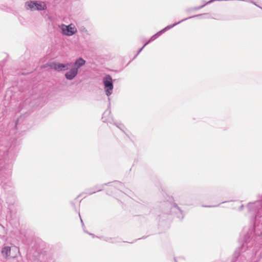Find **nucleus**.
Returning a JSON list of instances; mask_svg holds the SVG:
<instances>
[{
	"label": "nucleus",
	"mask_w": 262,
	"mask_h": 262,
	"mask_svg": "<svg viewBox=\"0 0 262 262\" xmlns=\"http://www.w3.org/2000/svg\"><path fill=\"white\" fill-rule=\"evenodd\" d=\"M19 248L16 247H11L7 246L4 247L2 250V254L5 258H11L17 256L19 254Z\"/></svg>",
	"instance_id": "1"
},
{
	"label": "nucleus",
	"mask_w": 262,
	"mask_h": 262,
	"mask_svg": "<svg viewBox=\"0 0 262 262\" xmlns=\"http://www.w3.org/2000/svg\"><path fill=\"white\" fill-rule=\"evenodd\" d=\"M60 28L61 30L62 33L67 36H72L77 32L76 28L73 24L69 25L62 24L60 26Z\"/></svg>",
	"instance_id": "2"
},
{
	"label": "nucleus",
	"mask_w": 262,
	"mask_h": 262,
	"mask_svg": "<svg viewBox=\"0 0 262 262\" xmlns=\"http://www.w3.org/2000/svg\"><path fill=\"white\" fill-rule=\"evenodd\" d=\"M103 83L105 89V93L107 96L111 95L113 89V80L109 75H106L103 78Z\"/></svg>",
	"instance_id": "3"
},
{
	"label": "nucleus",
	"mask_w": 262,
	"mask_h": 262,
	"mask_svg": "<svg viewBox=\"0 0 262 262\" xmlns=\"http://www.w3.org/2000/svg\"><path fill=\"white\" fill-rule=\"evenodd\" d=\"M70 66L69 63L64 64L60 63H52L50 65L52 69L58 71L67 70Z\"/></svg>",
	"instance_id": "4"
},
{
	"label": "nucleus",
	"mask_w": 262,
	"mask_h": 262,
	"mask_svg": "<svg viewBox=\"0 0 262 262\" xmlns=\"http://www.w3.org/2000/svg\"><path fill=\"white\" fill-rule=\"evenodd\" d=\"M78 72L77 69H72L70 71L66 74V77L68 79H73L77 75Z\"/></svg>",
	"instance_id": "5"
},
{
	"label": "nucleus",
	"mask_w": 262,
	"mask_h": 262,
	"mask_svg": "<svg viewBox=\"0 0 262 262\" xmlns=\"http://www.w3.org/2000/svg\"><path fill=\"white\" fill-rule=\"evenodd\" d=\"M35 5L36 10H42L46 9V5L43 2H35Z\"/></svg>",
	"instance_id": "6"
},
{
	"label": "nucleus",
	"mask_w": 262,
	"mask_h": 262,
	"mask_svg": "<svg viewBox=\"0 0 262 262\" xmlns=\"http://www.w3.org/2000/svg\"><path fill=\"white\" fill-rule=\"evenodd\" d=\"M85 63V61L81 58L77 59L75 62V66L77 67L76 69H78L81 66L84 65Z\"/></svg>",
	"instance_id": "7"
},
{
	"label": "nucleus",
	"mask_w": 262,
	"mask_h": 262,
	"mask_svg": "<svg viewBox=\"0 0 262 262\" xmlns=\"http://www.w3.org/2000/svg\"><path fill=\"white\" fill-rule=\"evenodd\" d=\"M26 5L27 6L28 9H30L32 11L36 10V9H35V2L31 1L27 3Z\"/></svg>",
	"instance_id": "8"
}]
</instances>
